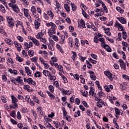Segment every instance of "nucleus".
Instances as JSON below:
<instances>
[{
    "mask_svg": "<svg viewBox=\"0 0 129 129\" xmlns=\"http://www.w3.org/2000/svg\"><path fill=\"white\" fill-rule=\"evenodd\" d=\"M28 12H29V10L28 9H24V14L26 18H28L29 17V15H30V14L28 13Z\"/></svg>",
    "mask_w": 129,
    "mask_h": 129,
    "instance_id": "obj_22",
    "label": "nucleus"
},
{
    "mask_svg": "<svg viewBox=\"0 0 129 129\" xmlns=\"http://www.w3.org/2000/svg\"><path fill=\"white\" fill-rule=\"evenodd\" d=\"M119 63H120V67L121 69H123V70H125L126 69V68L125 67V64L124 63V61H123V60L122 59L118 60Z\"/></svg>",
    "mask_w": 129,
    "mask_h": 129,
    "instance_id": "obj_5",
    "label": "nucleus"
},
{
    "mask_svg": "<svg viewBox=\"0 0 129 129\" xmlns=\"http://www.w3.org/2000/svg\"><path fill=\"white\" fill-rule=\"evenodd\" d=\"M46 93H47V94L48 95L49 97H50V98L52 99H54V98H55V96H54V95L50 93V92H49L48 91H46Z\"/></svg>",
    "mask_w": 129,
    "mask_h": 129,
    "instance_id": "obj_31",
    "label": "nucleus"
},
{
    "mask_svg": "<svg viewBox=\"0 0 129 129\" xmlns=\"http://www.w3.org/2000/svg\"><path fill=\"white\" fill-rule=\"evenodd\" d=\"M12 103L18 102V99H17V98H16V97H15L14 96H12Z\"/></svg>",
    "mask_w": 129,
    "mask_h": 129,
    "instance_id": "obj_38",
    "label": "nucleus"
},
{
    "mask_svg": "<svg viewBox=\"0 0 129 129\" xmlns=\"http://www.w3.org/2000/svg\"><path fill=\"white\" fill-rule=\"evenodd\" d=\"M26 82L28 83V84H32V85H36V82L33 80L32 78H28L26 80Z\"/></svg>",
    "mask_w": 129,
    "mask_h": 129,
    "instance_id": "obj_10",
    "label": "nucleus"
},
{
    "mask_svg": "<svg viewBox=\"0 0 129 129\" xmlns=\"http://www.w3.org/2000/svg\"><path fill=\"white\" fill-rule=\"evenodd\" d=\"M32 42L34 43V44L36 45V46H40V42H39V41L35 39H32Z\"/></svg>",
    "mask_w": 129,
    "mask_h": 129,
    "instance_id": "obj_23",
    "label": "nucleus"
},
{
    "mask_svg": "<svg viewBox=\"0 0 129 129\" xmlns=\"http://www.w3.org/2000/svg\"><path fill=\"white\" fill-rule=\"evenodd\" d=\"M6 42L8 45H13V41L11 39H8L6 40Z\"/></svg>",
    "mask_w": 129,
    "mask_h": 129,
    "instance_id": "obj_33",
    "label": "nucleus"
},
{
    "mask_svg": "<svg viewBox=\"0 0 129 129\" xmlns=\"http://www.w3.org/2000/svg\"><path fill=\"white\" fill-rule=\"evenodd\" d=\"M43 74L45 76H48V77H50V76H51V73L48 71L43 70Z\"/></svg>",
    "mask_w": 129,
    "mask_h": 129,
    "instance_id": "obj_18",
    "label": "nucleus"
},
{
    "mask_svg": "<svg viewBox=\"0 0 129 129\" xmlns=\"http://www.w3.org/2000/svg\"><path fill=\"white\" fill-rule=\"evenodd\" d=\"M49 77V80H53V81H55V80H56V77L54 76H52L51 74V76H50Z\"/></svg>",
    "mask_w": 129,
    "mask_h": 129,
    "instance_id": "obj_50",
    "label": "nucleus"
},
{
    "mask_svg": "<svg viewBox=\"0 0 129 129\" xmlns=\"http://www.w3.org/2000/svg\"><path fill=\"white\" fill-rule=\"evenodd\" d=\"M24 89L28 91V92L31 91L30 90V86L29 85H24Z\"/></svg>",
    "mask_w": 129,
    "mask_h": 129,
    "instance_id": "obj_52",
    "label": "nucleus"
},
{
    "mask_svg": "<svg viewBox=\"0 0 129 129\" xmlns=\"http://www.w3.org/2000/svg\"><path fill=\"white\" fill-rule=\"evenodd\" d=\"M7 22H8L9 26L10 28L14 27V26H15V20L12 17H8L7 18Z\"/></svg>",
    "mask_w": 129,
    "mask_h": 129,
    "instance_id": "obj_2",
    "label": "nucleus"
},
{
    "mask_svg": "<svg viewBox=\"0 0 129 129\" xmlns=\"http://www.w3.org/2000/svg\"><path fill=\"white\" fill-rule=\"evenodd\" d=\"M122 38L124 40H125L127 38V34L126 32L122 31Z\"/></svg>",
    "mask_w": 129,
    "mask_h": 129,
    "instance_id": "obj_34",
    "label": "nucleus"
},
{
    "mask_svg": "<svg viewBox=\"0 0 129 129\" xmlns=\"http://www.w3.org/2000/svg\"><path fill=\"white\" fill-rule=\"evenodd\" d=\"M31 12H32L33 14H35V13H36V8H35V6L31 7Z\"/></svg>",
    "mask_w": 129,
    "mask_h": 129,
    "instance_id": "obj_49",
    "label": "nucleus"
},
{
    "mask_svg": "<svg viewBox=\"0 0 129 129\" xmlns=\"http://www.w3.org/2000/svg\"><path fill=\"white\" fill-rule=\"evenodd\" d=\"M31 112L33 114V116H34L35 119H37V113L34 110H31Z\"/></svg>",
    "mask_w": 129,
    "mask_h": 129,
    "instance_id": "obj_45",
    "label": "nucleus"
},
{
    "mask_svg": "<svg viewBox=\"0 0 129 129\" xmlns=\"http://www.w3.org/2000/svg\"><path fill=\"white\" fill-rule=\"evenodd\" d=\"M32 99H33L34 101L36 102V103H38V104L40 103V101H39V99H38V97L36 96H33Z\"/></svg>",
    "mask_w": 129,
    "mask_h": 129,
    "instance_id": "obj_26",
    "label": "nucleus"
},
{
    "mask_svg": "<svg viewBox=\"0 0 129 129\" xmlns=\"http://www.w3.org/2000/svg\"><path fill=\"white\" fill-rule=\"evenodd\" d=\"M16 60H17V61H18L20 62H23V61H24V59H23V58H22L21 57H20V56H19V55H16Z\"/></svg>",
    "mask_w": 129,
    "mask_h": 129,
    "instance_id": "obj_29",
    "label": "nucleus"
},
{
    "mask_svg": "<svg viewBox=\"0 0 129 129\" xmlns=\"http://www.w3.org/2000/svg\"><path fill=\"white\" fill-rule=\"evenodd\" d=\"M105 33L108 36H111V33H110V32H109V28L105 29Z\"/></svg>",
    "mask_w": 129,
    "mask_h": 129,
    "instance_id": "obj_32",
    "label": "nucleus"
},
{
    "mask_svg": "<svg viewBox=\"0 0 129 129\" xmlns=\"http://www.w3.org/2000/svg\"><path fill=\"white\" fill-rule=\"evenodd\" d=\"M46 26L47 27H51V28H55L56 24H54L53 22L46 23Z\"/></svg>",
    "mask_w": 129,
    "mask_h": 129,
    "instance_id": "obj_17",
    "label": "nucleus"
},
{
    "mask_svg": "<svg viewBox=\"0 0 129 129\" xmlns=\"http://www.w3.org/2000/svg\"><path fill=\"white\" fill-rule=\"evenodd\" d=\"M20 2H22V3H24V4H25V5H27V6H28L29 5V0H20Z\"/></svg>",
    "mask_w": 129,
    "mask_h": 129,
    "instance_id": "obj_48",
    "label": "nucleus"
},
{
    "mask_svg": "<svg viewBox=\"0 0 129 129\" xmlns=\"http://www.w3.org/2000/svg\"><path fill=\"white\" fill-rule=\"evenodd\" d=\"M21 78H22V77L21 76H18L17 78H16V82L17 81V82L18 83H20V84H22L23 85V80L21 79Z\"/></svg>",
    "mask_w": 129,
    "mask_h": 129,
    "instance_id": "obj_19",
    "label": "nucleus"
},
{
    "mask_svg": "<svg viewBox=\"0 0 129 129\" xmlns=\"http://www.w3.org/2000/svg\"><path fill=\"white\" fill-rule=\"evenodd\" d=\"M14 44L15 45V47L17 48L18 52H21V50H22V49H21V48L22 47V45H21V44L18 43V42H17L16 41H14Z\"/></svg>",
    "mask_w": 129,
    "mask_h": 129,
    "instance_id": "obj_7",
    "label": "nucleus"
},
{
    "mask_svg": "<svg viewBox=\"0 0 129 129\" xmlns=\"http://www.w3.org/2000/svg\"><path fill=\"white\" fill-rule=\"evenodd\" d=\"M11 122L12 123H13V124H17L18 123V122H17V121L14 119H11Z\"/></svg>",
    "mask_w": 129,
    "mask_h": 129,
    "instance_id": "obj_63",
    "label": "nucleus"
},
{
    "mask_svg": "<svg viewBox=\"0 0 129 129\" xmlns=\"http://www.w3.org/2000/svg\"><path fill=\"white\" fill-rule=\"evenodd\" d=\"M48 89L49 90V91H50V92H52L53 93L54 92V87L50 85L48 86Z\"/></svg>",
    "mask_w": 129,
    "mask_h": 129,
    "instance_id": "obj_35",
    "label": "nucleus"
},
{
    "mask_svg": "<svg viewBox=\"0 0 129 129\" xmlns=\"http://www.w3.org/2000/svg\"><path fill=\"white\" fill-rule=\"evenodd\" d=\"M0 11L2 12V13H6V10L5 9V7L4 6H0Z\"/></svg>",
    "mask_w": 129,
    "mask_h": 129,
    "instance_id": "obj_46",
    "label": "nucleus"
},
{
    "mask_svg": "<svg viewBox=\"0 0 129 129\" xmlns=\"http://www.w3.org/2000/svg\"><path fill=\"white\" fill-rule=\"evenodd\" d=\"M43 17L44 18V19H45V20H49V19H50V18L49 17V15H47L45 13L43 14Z\"/></svg>",
    "mask_w": 129,
    "mask_h": 129,
    "instance_id": "obj_57",
    "label": "nucleus"
},
{
    "mask_svg": "<svg viewBox=\"0 0 129 129\" xmlns=\"http://www.w3.org/2000/svg\"><path fill=\"white\" fill-rule=\"evenodd\" d=\"M53 123L55 124L56 128L59 127V124H60V123H58V121H53Z\"/></svg>",
    "mask_w": 129,
    "mask_h": 129,
    "instance_id": "obj_54",
    "label": "nucleus"
},
{
    "mask_svg": "<svg viewBox=\"0 0 129 129\" xmlns=\"http://www.w3.org/2000/svg\"><path fill=\"white\" fill-rule=\"evenodd\" d=\"M26 73L29 76H32V71L30 70V68L28 67H25Z\"/></svg>",
    "mask_w": 129,
    "mask_h": 129,
    "instance_id": "obj_11",
    "label": "nucleus"
},
{
    "mask_svg": "<svg viewBox=\"0 0 129 129\" xmlns=\"http://www.w3.org/2000/svg\"><path fill=\"white\" fill-rule=\"evenodd\" d=\"M102 104H104V101L101 99H99V101L97 102V106H98V107H102Z\"/></svg>",
    "mask_w": 129,
    "mask_h": 129,
    "instance_id": "obj_14",
    "label": "nucleus"
},
{
    "mask_svg": "<svg viewBox=\"0 0 129 129\" xmlns=\"http://www.w3.org/2000/svg\"><path fill=\"white\" fill-rule=\"evenodd\" d=\"M9 6L10 8H12L14 12H15V13H20V9L17 5L9 3Z\"/></svg>",
    "mask_w": 129,
    "mask_h": 129,
    "instance_id": "obj_1",
    "label": "nucleus"
},
{
    "mask_svg": "<svg viewBox=\"0 0 129 129\" xmlns=\"http://www.w3.org/2000/svg\"><path fill=\"white\" fill-rule=\"evenodd\" d=\"M122 45L123 46H124L125 47H126L127 48H129V45H128V44H127V43L123 41L122 42Z\"/></svg>",
    "mask_w": 129,
    "mask_h": 129,
    "instance_id": "obj_59",
    "label": "nucleus"
},
{
    "mask_svg": "<svg viewBox=\"0 0 129 129\" xmlns=\"http://www.w3.org/2000/svg\"><path fill=\"white\" fill-rule=\"evenodd\" d=\"M18 104L17 103H12V106H10V108H18Z\"/></svg>",
    "mask_w": 129,
    "mask_h": 129,
    "instance_id": "obj_28",
    "label": "nucleus"
},
{
    "mask_svg": "<svg viewBox=\"0 0 129 129\" xmlns=\"http://www.w3.org/2000/svg\"><path fill=\"white\" fill-rule=\"evenodd\" d=\"M114 27H116V28H118V30L121 31H124V28L121 24L118 23L117 21H115V24H114Z\"/></svg>",
    "mask_w": 129,
    "mask_h": 129,
    "instance_id": "obj_4",
    "label": "nucleus"
},
{
    "mask_svg": "<svg viewBox=\"0 0 129 129\" xmlns=\"http://www.w3.org/2000/svg\"><path fill=\"white\" fill-rule=\"evenodd\" d=\"M47 15L50 17H52V18L53 17H54V14H53V13L51 11H47Z\"/></svg>",
    "mask_w": 129,
    "mask_h": 129,
    "instance_id": "obj_51",
    "label": "nucleus"
},
{
    "mask_svg": "<svg viewBox=\"0 0 129 129\" xmlns=\"http://www.w3.org/2000/svg\"><path fill=\"white\" fill-rule=\"evenodd\" d=\"M17 39L19 41V42H21V43L23 42V41H24V38H23L22 36H18Z\"/></svg>",
    "mask_w": 129,
    "mask_h": 129,
    "instance_id": "obj_56",
    "label": "nucleus"
},
{
    "mask_svg": "<svg viewBox=\"0 0 129 129\" xmlns=\"http://www.w3.org/2000/svg\"><path fill=\"white\" fill-rule=\"evenodd\" d=\"M98 96H99V97H102L103 96V95H104V93H103V92H99L98 93Z\"/></svg>",
    "mask_w": 129,
    "mask_h": 129,
    "instance_id": "obj_64",
    "label": "nucleus"
},
{
    "mask_svg": "<svg viewBox=\"0 0 129 129\" xmlns=\"http://www.w3.org/2000/svg\"><path fill=\"white\" fill-rule=\"evenodd\" d=\"M69 44H70L71 48H73V38L71 37L69 38Z\"/></svg>",
    "mask_w": 129,
    "mask_h": 129,
    "instance_id": "obj_20",
    "label": "nucleus"
},
{
    "mask_svg": "<svg viewBox=\"0 0 129 129\" xmlns=\"http://www.w3.org/2000/svg\"><path fill=\"white\" fill-rule=\"evenodd\" d=\"M76 113L78 115H76V114H75V115H74V117H78V116H80V115H81L80 111L78 110V111H77V112H76Z\"/></svg>",
    "mask_w": 129,
    "mask_h": 129,
    "instance_id": "obj_55",
    "label": "nucleus"
},
{
    "mask_svg": "<svg viewBox=\"0 0 129 129\" xmlns=\"http://www.w3.org/2000/svg\"><path fill=\"white\" fill-rule=\"evenodd\" d=\"M64 118H66V120H67L69 122H70L71 121V120H72L71 117H70V116L69 115L66 116L65 117H64Z\"/></svg>",
    "mask_w": 129,
    "mask_h": 129,
    "instance_id": "obj_41",
    "label": "nucleus"
},
{
    "mask_svg": "<svg viewBox=\"0 0 129 129\" xmlns=\"http://www.w3.org/2000/svg\"><path fill=\"white\" fill-rule=\"evenodd\" d=\"M43 64L44 66L45 69H48L50 66H49V64L47 63V62H44Z\"/></svg>",
    "mask_w": 129,
    "mask_h": 129,
    "instance_id": "obj_47",
    "label": "nucleus"
},
{
    "mask_svg": "<svg viewBox=\"0 0 129 129\" xmlns=\"http://www.w3.org/2000/svg\"><path fill=\"white\" fill-rule=\"evenodd\" d=\"M114 109L116 114H117V115H119V114H120V110H119V109L116 107H115Z\"/></svg>",
    "mask_w": 129,
    "mask_h": 129,
    "instance_id": "obj_39",
    "label": "nucleus"
},
{
    "mask_svg": "<svg viewBox=\"0 0 129 129\" xmlns=\"http://www.w3.org/2000/svg\"><path fill=\"white\" fill-rule=\"evenodd\" d=\"M11 116L12 117H16V111H12V113L10 114Z\"/></svg>",
    "mask_w": 129,
    "mask_h": 129,
    "instance_id": "obj_62",
    "label": "nucleus"
},
{
    "mask_svg": "<svg viewBox=\"0 0 129 129\" xmlns=\"http://www.w3.org/2000/svg\"><path fill=\"white\" fill-rule=\"evenodd\" d=\"M69 4H71V7H72V10L73 11V12H76V9H77V7L74 3H72V2H70Z\"/></svg>",
    "mask_w": 129,
    "mask_h": 129,
    "instance_id": "obj_13",
    "label": "nucleus"
},
{
    "mask_svg": "<svg viewBox=\"0 0 129 129\" xmlns=\"http://www.w3.org/2000/svg\"><path fill=\"white\" fill-rule=\"evenodd\" d=\"M17 117L18 119H21V118H22V115H21V113L20 111L17 112Z\"/></svg>",
    "mask_w": 129,
    "mask_h": 129,
    "instance_id": "obj_53",
    "label": "nucleus"
},
{
    "mask_svg": "<svg viewBox=\"0 0 129 129\" xmlns=\"http://www.w3.org/2000/svg\"><path fill=\"white\" fill-rule=\"evenodd\" d=\"M104 74L105 75H106V76L108 77V78H109V79H110V80H112V74H111V73L108 71H105Z\"/></svg>",
    "mask_w": 129,
    "mask_h": 129,
    "instance_id": "obj_9",
    "label": "nucleus"
},
{
    "mask_svg": "<svg viewBox=\"0 0 129 129\" xmlns=\"http://www.w3.org/2000/svg\"><path fill=\"white\" fill-rule=\"evenodd\" d=\"M44 36V33L42 32H39L38 33V34L36 35L37 39H41L42 38V37Z\"/></svg>",
    "mask_w": 129,
    "mask_h": 129,
    "instance_id": "obj_21",
    "label": "nucleus"
},
{
    "mask_svg": "<svg viewBox=\"0 0 129 129\" xmlns=\"http://www.w3.org/2000/svg\"><path fill=\"white\" fill-rule=\"evenodd\" d=\"M40 22H41V20L39 18L34 21L35 27L36 30H38V29L40 28V26H41V23H40Z\"/></svg>",
    "mask_w": 129,
    "mask_h": 129,
    "instance_id": "obj_6",
    "label": "nucleus"
},
{
    "mask_svg": "<svg viewBox=\"0 0 129 129\" xmlns=\"http://www.w3.org/2000/svg\"><path fill=\"white\" fill-rule=\"evenodd\" d=\"M102 7L104 9V10L105 11L106 14H107V13H108V10H107V8L106 7V6H105V4H103L102 5Z\"/></svg>",
    "mask_w": 129,
    "mask_h": 129,
    "instance_id": "obj_40",
    "label": "nucleus"
},
{
    "mask_svg": "<svg viewBox=\"0 0 129 129\" xmlns=\"http://www.w3.org/2000/svg\"><path fill=\"white\" fill-rule=\"evenodd\" d=\"M25 100L26 101H27V102H30L31 101V99H30V96L29 95L26 96Z\"/></svg>",
    "mask_w": 129,
    "mask_h": 129,
    "instance_id": "obj_61",
    "label": "nucleus"
},
{
    "mask_svg": "<svg viewBox=\"0 0 129 129\" xmlns=\"http://www.w3.org/2000/svg\"><path fill=\"white\" fill-rule=\"evenodd\" d=\"M89 95H92V96H95L96 93H94V89L90 90L89 92Z\"/></svg>",
    "mask_w": 129,
    "mask_h": 129,
    "instance_id": "obj_27",
    "label": "nucleus"
},
{
    "mask_svg": "<svg viewBox=\"0 0 129 129\" xmlns=\"http://www.w3.org/2000/svg\"><path fill=\"white\" fill-rule=\"evenodd\" d=\"M103 48H104V49H105L107 52H111L112 50H111V48H110V47L109 46V45L107 44H105V46H103Z\"/></svg>",
    "mask_w": 129,
    "mask_h": 129,
    "instance_id": "obj_15",
    "label": "nucleus"
},
{
    "mask_svg": "<svg viewBox=\"0 0 129 129\" xmlns=\"http://www.w3.org/2000/svg\"><path fill=\"white\" fill-rule=\"evenodd\" d=\"M62 92L63 95H66V94H67V93L69 92V90H64V89H62Z\"/></svg>",
    "mask_w": 129,
    "mask_h": 129,
    "instance_id": "obj_58",
    "label": "nucleus"
},
{
    "mask_svg": "<svg viewBox=\"0 0 129 129\" xmlns=\"http://www.w3.org/2000/svg\"><path fill=\"white\" fill-rule=\"evenodd\" d=\"M56 29H57L56 26L54 27H51L49 29L48 35L50 37H52V35H55L56 34Z\"/></svg>",
    "mask_w": 129,
    "mask_h": 129,
    "instance_id": "obj_3",
    "label": "nucleus"
},
{
    "mask_svg": "<svg viewBox=\"0 0 129 129\" xmlns=\"http://www.w3.org/2000/svg\"><path fill=\"white\" fill-rule=\"evenodd\" d=\"M33 42H30L29 43V44H28L27 42L24 43V46L26 47V48H25L26 50H27V49L29 50V49H30V47H33Z\"/></svg>",
    "mask_w": 129,
    "mask_h": 129,
    "instance_id": "obj_8",
    "label": "nucleus"
},
{
    "mask_svg": "<svg viewBox=\"0 0 129 129\" xmlns=\"http://www.w3.org/2000/svg\"><path fill=\"white\" fill-rule=\"evenodd\" d=\"M34 76L35 77L37 78V77H38V78H40L41 77V72H37L36 73H35L34 74Z\"/></svg>",
    "mask_w": 129,
    "mask_h": 129,
    "instance_id": "obj_37",
    "label": "nucleus"
},
{
    "mask_svg": "<svg viewBox=\"0 0 129 129\" xmlns=\"http://www.w3.org/2000/svg\"><path fill=\"white\" fill-rule=\"evenodd\" d=\"M65 41V36H61V40L59 41L60 44H63Z\"/></svg>",
    "mask_w": 129,
    "mask_h": 129,
    "instance_id": "obj_60",
    "label": "nucleus"
},
{
    "mask_svg": "<svg viewBox=\"0 0 129 129\" xmlns=\"http://www.w3.org/2000/svg\"><path fill=\"white\" fill-rule=\"evenodd\" d=\"M64 8L67 12H68V13H69V12H70V7H69V6H68V4H65L64 5Z\"/></svg>",
    "mask_w": 129,
    "mask_h": 129,
    "instance_id": "obj_24",
    "label": "nucleus"
},
{
    "mask_svg": "<svg viewBox=\"0 0 129 129\" xmlns=\"http://www.w3.org/2000/svg\"><path fill=\"white\" fill-rule=\"evenodd\" d=\"M80 24L81 25L83 28H86V27L85 26V22L84 20H83V19H81V21H80Z\"/></svg>",
    "mask_w": 129,
    "mask_h": 129,
    "instance_id": "obj_30",
    "label": "nucleus"
},
{
    "mask_svg": "<svg viewBox=\"0 0 129 129\" xmlns=\"http://www.w3.org/2000/svg\"><path fill=\"white\" fill-rule=\"evenodd\" d=\"M90 78L92 80L95 81L96 80V76L95 75H90Z\"/></svg>",
    "mask_w": 129,
    "mask_h": 129,
    "instance_id": "obj_44",
    "label": "nucleus"
},
{
    "mask_svg": "<svg viewBox=\"0 0 129 129\" xmlns=\"http://www.w3.org/2000/svg\"><path fill=\"white\" fill-rule=\"evenodd\" d=\"M55 3H56V8H55V10H57V12H59L60 11V8H61V6H60V4H59V2L56 0L55 1Z\"/></svg>",
    "mask_w": 129,
    "mask_h": 129,
    "instance_id": "obj_16",
    "label": "nucleus"
},
{
    "mask_svg": "<svg viewBox=\"0 0 129 129\" xmlns=\"http://www.w3.org/2000/svg\"><path fill=\"white\" fill-rule=\"evenodd\" d=\"M116 9L119 13H120V14H123L124 13V10H122L120 7H117L116 8Z\"/></svg>",
    "mask_w": 129,
    "mask_h": 129,
    "instance_id": "obj_25",
    "label": "nucleus"
},
{
    "mask_svg": "<svg viewBox=\"0 0 129 129\" xmlns=\"http://www.w3.org/2000/svg\"><path fill=\"white\" fill-rule=\"evenodd\" d=\"M122 77H123V79H124L125 80H127V81H129L128 76H127L126 75H122Z\"/></svg>",
    "mask_w": 129,
    "mask_h": 129,
    "instance_id": "obj_43",
    "label": "nucleus"
},
{
    "mask_svg": "<svg viewBox=\"0 0 129 129\" xmlns=\"http://www.w3.org/2000/svg\"><path fill=\"white\" fill-rule=\"evenodd\" d=\"M82 15L84 16L86 19H88V17H89L88 15H87V14L85 12H84V10H82Z\"/></svg>",
    "mask_w": 129,
    "mask_h": 129,
    "instance_id": "obj_42",
    "label": "nucleus"
},
{
    "mask_svg": "<svg viewBox=\"0 0 129 129\" xmlns=\"http://www.w3.org/2000/svg\"><path fill=\"white\" fill-rule=\"evenodd\" d=\"M117 19L121 23V24H126V20L123 17H117Z\"/></svg>",
    "mask_w": 129,
    "mask_h": 129,
    "instance_id": "obj_12",
    "label": "nucleus"
},
{
    "mask_svg": "<svg viewBox=\"0 0 129 129\" xmlns=\"http://www.w3.org/2000/svg\"><path fill=\"white\" fill-rule=\"evenodd\" d=\"M28 53L30 57H33L34 56V50H29Z\"/></svg>",
    "mask_w": 129,
    "mask_h": 129,
    "instance_id": "obj_36",
    "label": "nucleus"
}]
</instances>
